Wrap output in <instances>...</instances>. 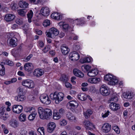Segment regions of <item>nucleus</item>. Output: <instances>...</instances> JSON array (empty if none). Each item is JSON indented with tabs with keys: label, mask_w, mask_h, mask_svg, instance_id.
<instances>
[{
	"label": "nucleus",
	"mask_w": 135,
	"mask_h": 135,
	"mask_svg": "<svg viewBox=\"0 0 135 135\" xmlns=\"http://www.w3.org/2000/svg\"><path fill=\"white\" fill-rule=\"evenodd\" d=\"M26 112L31 113L29 115L28 118H35V117H37V112L35 110V109L32 107H27L26 108Z\"/></svg>",
	"instance_id": "nucleus-6"
},
{
	"label": "nucleus",
	"mask_w": 135,
	"mask_h": 135,
	"mask_svg": "<svg viewBox=\"0 0 135 135\" xmlns=\"http://www.w3.org/2000/svg\"><path fill=\"white\" fill-rule=\"evenodd\" d=\"M9 44L10 46L12 47H15L17 45V43L15 40L13 38H11L10 40Z\"/></svg>",
	"instance_id": "nucleus-33"
},
{
	"label": "nucleus",
	"mask_w": 135,
	"mask_h": 135,
	"mask_svg": "<svg viewBox=\"0 0 135 135\" xmlns=\"http://www.w3.org/2000/svg\"><path fill=\"white\" fill-rule=\"evenodd\" d=\"M25 94H18L17 96L15 97V99L18 102L23 101L26 98Z\"/></svg>",
	"instance_id": "nucleus-22"
},
{
	"label": "nucleus",
	"mask_w": 135,
	"mask_h": 135,
	"mask_svg": "<svg viewBox=\"0 0 135 135\" xmlns=\"http://www.w3.org/2000/svg\"><path fill=\"white\" fill-rule=\"evenodd\" d=\"M110 108L113 111H116L119 109L120 107L118 104L114 102H112L110 104Z\"/></svg>",
	"instance_id": "nucleus-13"
},
{
	"label": "nucleus",
	"mask_w": 135,
	"mask_h": 135,
	"mask_svg": "<svg viewBox=\"0 0 135 135\" xmlns=\"http://www.w3.org/2000/svg\"><path fill=\"white\" fill-rule=\"evenodd\" d=\"M23 86L28 88H32L34 87V84L32 81L30 79L23 80L22 82Z\"/></svg>",
	"instance_id": "nucleus-5"
},
{
	"label": "nucleus",
	"mask_w": 135,
	"mask_h": 135,
	"mask_svg": "<svg viewBox=\"0 0 135 135\" xmlns=\"http://www.w3.org/2000/svg\"><path fill=\"white\" fill-rule=\"evenodd\" d=\"M118 95L115 93H113L111 95L110 98L109 99L110 101H113L114 102H116L118 100Z\"/></svg>",
	"instance_id": "nucleus-25"
},
{
	"label": "nucleus",
	"mask_w": 135,
	"mask_h": 135,
	"mask_svg": "<svg viewBox=\"0 0 135 135\" xmlns=\"http://www.w3.org/2000/svg\"><path fill=\"white\" fill-rule=\"evenodd\" d=\"M50 49V46H47L45 47L44 49L43 50V51L44 53L47 52Z\"/></svg>",
	"instance_id": "nucleus-47"
},
{
	"label": "nucleus",
	"mask_w": 135,
	"mask_h": 135,
	"mask_svg": "<svg viewBox=\"0 0 135 135\" xmlns=\"http://www.w3.org/2000/svg\"><path fill=\"white\" fill-rule=\"evenodd\" d=\"M8 117V115L6 113H3L2 114V115L0 114V118H7Z\"/></svg>",
	"instance_id": "nucleus-48"
},
{
	"label": "nucleus",
	"mask_w": 135,
	"mask_h": 135,
	"mask_svg": "<svg viewBox=\"0 0 135 135\" xmlns=\"http://www.w3.org/2000/svg\"><path fill=\"white\" fill-rule=\"evenodd\" d=\"M50 24V21L47 20H45L43 23V26L45 27L49 26Z\"/></svg>",
	"instance_id": "nucleus-39"
},
{
	"label": "nucleus",
	"mask_w": 135,
	"mask_h": 135,
	"mask_svg": "<svg viewBox=\"0 0 135 135\" xmlns=\"http://www.w3.org/2000/svg\"><path fill=\"white\" fill-rule=\"evenodd\" d=\"M24 68L25 70L28 72L31 71L33 69V66L31 63H28L24 65Z\"/></svg>",
	"instance_id": "nucleus-15"
},
{
	"label": "nucleus",
	"mask_w": 135,
	"mask_h": 135,
	"mask_svg": "<svg viewBox=\"0 0 135 135\" xmlns=\"http://www.w3.org/2000/svg\"><path fill=\"white\" fill-rule=\"evenodd\" d=\"M18 74L21 76H24V73L20 71H19L18 73Z\"/></svg>",
	"instance_id": "nucleus-62"
},
{
	"label": "nucleus",
	"mask_w": 135,
	"mask_h": 135,
	"mask_svg": "<svg viewBox=\"0 0 135 135\" xmlns=\"http://www.w3.org/2000/svg\"><path fill=\"white\" fill-rule=\"evenodd\" d=\"M38 112L40 118H49L52 116V112L49 109H44L40 107L38 108Z\"/></svg>",
	"instance_id": "nucleus-1"
},
{
	"label": "nucleus",
	"mask_w": 135,
	"mask_h": 135,
	"mask_svg": "<svg viewBox=\"0 0 135 135\" xmlns=\"http://www.w3.org/2000/svg\"><path fill=\"white\" fill-rule=\"evenodd\" d=\"M65 86L67 88H71V85L69 83L66 82L65 83Z\"/></svg>",
	"instance_id": "nucleus-57"
},
{
	"label": "nucleus",
	"mask_w": 135,
	"mask_h": 135,
	"mask_svg": "<svg viewBox=\"0 0 135 135\" xmlns=\"http://www.w3.org/2000/svg\"><path fill=\"white\" fill-rule=\"evenodd\" d=\"M56 126V124L54 122L50 123L47 126V132L50 133L52 132L54 130Z\"/></svg>",
	"instance_id": "nucleus-10"
},
{
	"label": "nucleus",
	"mask_w": 135,
	"mask_h": 135,
	"mask_svg": "<svg viewBox=\"0 0 135 135\" xmlns=\"http://www.w3.org/2000/svg\"><path fill=\"white\" fill-rule=\"evenodd\" d=\"M23 118H25L26 117V115L23 113H22L19 116L18 118H21V117Z\"/></svg>",
	"instance_id": "nucleus-60"
},
{
	"label": "nucleus",
	"mask_w": 135,
	"mask_h": 135,
	"mask_svg": "<svg viewBox=\"0 0 135 135\" xmlns=\"http://www.w3.org/2000/svg\"><path fill=\"white\" fill-rule=\"evenodd\" d=\"M92 59V58L91 57L85 58L83 59V62L84 63L90 62L91 61Z\"/></svg>",
	"instance_id": "nucleus-40"
},
{
	"label": "nucleus",
	"mask_w": 135,
	"mask_h": 135,
	"mask_svg": "<svg viewBox=\"0 0 135 135\" xmlns=\"http://www.w3.org/2000/svg\"><path fill=\"white\" fill-rule=\"evenodd\" d=\"M109 112L108 111L107 112L105 113V114H102V117L103 118H105L107 117L108 115H109Z\"/></svg>",
	"instance_id": "nucleus-54"
},
{
	"label": "nucleus",
	"mask_w": 135,
	"mask_h": 135,
	"mask_svg": "<svg viewBox=\"0 0 135 135\" xmlns=\"http://www.w3.org/2000/svg\"><path fill=\"white\" fill-rule=\"evenodd\" d=\"M53 118L54 117H56L57 118L59 117L60 118L61 117V116L60 114L56 110H54L53 113Z\"/></svg>",
	"instance_id": "nucleus-37"
},
{
	"label": "nucleus",
	"mask_w": 135,
	"mask_h": 135,
	"mask_svg": "<svg viewBox=\"0 0 135 135\" xmlns=\"http://www.w3.org/2000/svg\"><path fill=\"white\" fill-rule=\"evenodd\" d=\"M37 131L41 134V135H44V129L43 127L39 128L37 129Z\"/></svg>",
	"instance_id": "nucleus-36"
},
{
	"label": "nucleus",
	"mask_w": 135,
	"mask_h": 135,
	"mask_svg": "<svg viewBox=\"0 0 135 135\" xmlns=\"http://www.w3.org/2000/svg\"><path fill=\"white\" fill-rule=\"evenodd\" d=\"M17 90L18 91V94H25L24 93L23 91V88L21 87H19L18 88Z\"/></svg>",
	"instance_id": "nucleus-43"
},
{
	"label": "nucleus",
	"mask_w": 135,
	"mask_h": 135,
	"mask_svg": "<svg viewBox=\"0 0 135 135\" xmlns=\"http://www.w3.org/2000/svg\"><path fill=\"white\" fill-rule=\"evenodd\" d=\"M15 16L12 14H7L5 15V20L7 22L12 21L15 18Z\"/></svg>",
	"instance_id": "nucleus-19"
},
{
	"label": "nucleus",
	"mask_w": 135,
	"mask_h": 135,
	"mask_svg": "<svg viewBox=\"0 0 135 135\" xmlns=\"http://www.w3.org/2000/svg\"><path fill=\"white\" fill-rule=\"evenodd\" d=\"M60 80L62 81L64 83L67 82L68 80V79L67 76L65 75H62L60 79Z\"/></svg>",
	"instance_id": "nucleus-34"
},
{
	"label": "nucleus",
	"mask_w": 135,
	"mask_h": 135,
	"mask_svg": "<svg viewBox=\"0 0 135 135\" xmlns=\"http://www.w3.org/2000/svg\"><path fill=\"white\" fill-rule=\"evenodd\" d=\"M74 48L75 50H77L80 49V46L79 45H75L74 46Z\"/></svg>",
	"instance_id": "nucleus-63"
},
{
	"label": "nucleus",
	"mask_w": 135,
	"mask_h": 135,
	"mask_svg": "<svg viewBox=\"0 0 135 135\" xmlns=\"http://www.w3.org/2000/svg\"><path fill=\"white\" fill-rule=\"evenodd\" d=\"M113 129L117 134H119L120 133V130L118 126H113Z\"/></svg>",
	"instance_id": "nucleus-35"
},
{
	"label": "nucleus",
	"mask_w": 135,
	"mask_h": 135,
	"mask_svg": "<svg viewBox=\"0 0 135 135\" xmlns=\"http://www.w3.org/2000/svg\"><path fill=\"white\" fill-rule=\"evenodd\" d=\"M58 15V13L56 12H55L52 14L51 16L52 18L55 19Z\"/></svg>",
	"instance_id": "nucleus-46"
},
{
	"label": "nucleus",
	"mask_w": 135,
	"mask_h": 135,
	"mask_svg": "<svg viewBox=\"0 0 135 135\" xmlns=\"http://www.w3.org/2000/svg\"><path fill=\"white\" fill-rule=\"evenodd\" d=\"M50 97L51 99L55 100V103L58 104L63 100L64 94L62 92L57 93L55 92L54 94H51Z\"/></svg>",
	"instance_id": "nucleus-2"
},
{
	"label": "nucleus",
	"mask_w": 135,
	"mask_h": 135,
	"mask_svg": "<svg viewBox=\"0 0 135 135\" xmlns=\"http://www.w3.org/2000/svg\"><path fill=\"white\" fill-rule=\"evenodd\" d=\"M10 125L14 128H16L18 125V123L16 120L11 119L9 122Z\"/></svg>",
	"instance_id": "nucleus-26"
},
{
	"label": "nucleus",
	"mask_w": 135,
	"mask_h": 135,
	"mask_svg": "<svg viewBox=\"0 0 135 135\" xmlns=\"http://www.w3.org/2000/svg\"><path fill=\"white\" fill-rule=\"evenodd\" d=\"M69 104L70 107L73 108L76 107V106H78L77 105H76L74 104H73L72 103L70 102H69Z\"/></svg>",
	"instance_id": "nucleus-58"
},
{
	"label": "nucleus",
	"mask_w": 135,
	"mask_h": 135,
	"mask_svg": "<svg viewBox=\"0 0 135 135\" xmlns=\"http://www.w3.org/2000/svg\"><path fill=\"white\" fill-rule=\"evenodd\" d=\"M62 27L63 29L65 31H67L68 30L69 27V26L68 24L65 23L64 25H63Z\"/></svg>",
	"instance_id": "nucleus-44"
},
{
	"label": "nucleus",
	"mask_w": 135,
	"mask_h": 135,
	"mask_svg": "<svg viewBox=\"0 0 135 135\" xmlns=\"http://www.w3.org/2000/svg\"><path fill=\"white\" fill-rule=\"evenodd\" d=\"M58 112L59 113L60 115L62 116L63 115V114L64 112V111L63 109H61L59 110Z\"/></svg>",
	"instance_id": "nucleus-59"
},
{
	"label": "nucleus",
	"mask_w": 135,
	"mask_h": 135,
	"mask_svg": "<svg viewBox=\"0 0 135 135\" xmlns=\"http://www.w3.org/2000/svg\"><path fill=\"white\" fill-rule=\"evenodd\" d=\"M23 107L21 105H14L12 107V110L13 111L16 113H19L22 111Z\"/></svg>",
	"instance_id": "nucleus-9"
},
{
	"label": "nucleus",
	"mask_w": 135,
	"mask_h": 135,
	"mask_svg": "<svg viewBox=\"0 0 135 135\" xmlns=\"http://www.w3.org/2000/svg\"><path fill=\"white\" fill-rule=\"evenodd\" d=\"M16 22L17 24L21 25L23 24V20L22 18H17L16 21Z\"/></svg>",
	"instance_id": "nucleus-41"
},
{
	"label": "nucleus",
	"mask_w": 135,
	"mask_h": 135,
	"mask_svg": "<svg viewBox=\"0 0 135 135\" xmlns=\"http://www.w3.org/2000/svg\"><path fill=\"white\" fill-rule=\"evenodd\" d=\"M4 64H7L10 66H13V62L9 60H3L2 62Z\"/></svg>",
	"instance_id": "nucleus-31"
},
{
	"label": "nucleus",
	"mask_w": 135,
	"mask_h": 135,
	"mask_svg": "<svg viewBox=\"0 0 135 135\" xmlns=\"http://www.w3.org/2000/svg\"><path fill=\"white\" fill-rule=\"evenodd\" d=\"M88 95L84 93H79L78 95V98L81 100H86Z\"/></svg>",
	"instance_id": "nucleus-23"
},
{
	"label": "nucleus",
	"mask_w": 135,
	"mask_h": 135,
	"mask_svg": "<svg viewBox=\"0 0 135 135\" xmlns=\"http://www.w3.org/2000/svg\"><path fill=\"white\" fill-rule=\"evenodd\" d=\"M69 57L71 60L75 61L79 59L80 55L78 52L76 51H73L70 53Z\"/></svg>",
	"instance_id": "nucleus-7"
},
{
	"label": "nucleus",
	"mask_w": 135,
	"mask_h": 135,
	"mask_svg": "<svg viewBox=\"0 0 135 135\" xmlns=\"http://www.w3.org/2000/svg\"><path fill=\"white\" fill-rule=\"evenodd\" d=\"M73 72L74 74L76 76L82 78L84 76V74L80 70L78 69H74Z\"/></svg>",
	"instance_id": "nucleus-17"
},
{
	"label": "nucleus",
	"mask_w": 135,
	"mask_h": 135,
	"mask_svg": "<svg viewBox=\"0 0 135 135\" xmlns=\"http://www.w3.org/2000/svg\"><path fill=\"white\" fill-rule=\"evenodd\" d=\"M134 95V94L132 92H128L124 93L123 94V96L124 98L128 99H132Z\"/></svg>",
	"instance_id": "nucleus-14"
},
{
	"label": "nucleus",
	"mask_w": 135,
	"mask_h": 135,
	"mask_svg": "<svg viewBox=\"0 0 135 135\" xmlns=\"http://www.w3.org/2000/svg\"><path fill=\"white\" fill-rule=\"evenodd\" d=\"M44 73V71L42 70L38 69L35 70L33 75L37 77H40L43 75Z\"/></svg>",
	"instance_id": "nucleus-18"
},
{
	"label": "nucleus",
	"mask_w": 135,
	"mask_h": 135,
	"mask_svg": "<svg viewBox=\"0 0 135 135\" xmlns=\"http://www.w3.org/2000/svg\"><path fill=\"white\" fill-rule=\"evenodd\" d=\"M49 53L52 56H54L55 54V51L52 50L50 51Z\"/></svg>",
	"instance_id": "nucleus-64"
},
{
	"label": "nucleus",
	"mask_w": 135,
	"mask_h": 135,
	"mask_svg": "<svg viewBox=\"0 0 135 135\" xmlns=\"http://www.w3.org/2000/svg\"><path fill=\"white\" fill-rule=\"evenodd\" d=\"M18 14L21 16H25V13L22 9L19 10L18 11Z\"/></svg>",
	"instance_id": "nucleus-42"
},
{
	"label": "nucleus",
	"mask_w": 135,
	"mask_h": 135,
	"mask_svg": "<svg viewBox=\"0 0 135 135\" xmlns=\"http://www.w3.org/2000/svg\"><path fill=\"white\" fill-rule=\"evenodd\" d=\"M20 133L22 135H26L27 134V132L25 130L21 129Z\"/></svg>",
	"instance_id": "nucleus-52"
},
{
	"label": "nucleus",
	"mask_w": 135,
	"mask_h": 135,
	"mask_svg": "<svg viewBox=\"0 0 135 135\" xmlns=\"http://www.w3.org/2000/svg\"><path fill=\"white\" fill-rule=\"evenodd\" d=\"M40 12L43 16H47L49 15L50 11L48 7H43L41 9Z\"/></svg>",
	"instance_id": "nucleus-11"
},
{
	"label": "nucleus",
	"mask_w": 135,
	"mask_h": 135,
	"mask_svg": "<svg viewBox=\"0 0 135 135\" xmlns=\"http://www.w3.org/2000/svg\"><path fill=\"white\" fill-rule=\"evenodd\" d=\"M50 31L53 36H57L59 34V31L58 30L54 27H52L50 28Z\"/></svg>",
	"instance_id": "nucleus-28"
},
{
	"label": "nucleus",
	"mask_w": 135,
	"mask_h": 135,
	"mask_svg": "<svg viewBox=\"0 0 135 135\" xmlns=\"http://www.w3.org/2000/svg\"><path fill=\"white\" fill-rule=\"evenodd\" d=\"M33 56V55L32 54H30L29 56L27 57L25 59V61H27L30 60L31 58Z\"/></svg>",
	"instance_id": "nucleus-51"
},
{
	"label": "nucleus",
	"mask_w": 135,
	"mask_h": 135,
	"mask_svg": "<svg viewBox=\"0 0 135 135\" xmlns=\"http://www.w3.org/2000/svg\"><path fill=\"white\" fill-rule=\"evenodd\" d=\"M93 113V111L90 109H88L86 112L84 113V115L85 118H89L90 116Z\"/></svg>",
	"instance_id": "nucleus-30"
},
{
	"label": "nucleus",
	"mask_w": 135,
	"mask_h": 135,
	"mask_svg": "<svg viewBox=\"0 0 135 135\" xmlns=\"http://www.w3.org/2000/svg\"><path fill=\"white\" fill-rule=\"evenodd\" d=\"M103 132L105 133H108L111 129V126L108 123H104L102 127Z\"/></svg>",
	"instance_id": "nucleus-16"
},
{
	"label": "nucleus",
	"mask_w": 135,
	"mask_h": 135,
	"mask_svg": "<svg viewBox=\"0 0 135 135\" xmlns=\"http://www.w3.org/2000/svg\"><path fill=\"white\" fill-rule=\"evenodd\" d=\"M30 1L31 3L35 4L38 3L39 2V0H30Z\"/></svg>",
	"instance_id": "nucleus-55"
},
{
	"label": "nucleus",
	"mask_w": 135,
	"mask_h": 135,
	"mask_svg": "<svg viewBox=\"0 0 135 135\" xmlns=\"http://www.w3.org/2000/svg\"><path fill=\"white\" fill-rule=\"evenodd\" d=\"M67 121L64 119H61L60 123V124L62 126L66 125L67 124Z\"/></svg>",
	"instance_id": "nucleus-38"
},
{
	"label": "nucleus",
	"mask_w": 135,
	"mask_h": 135,
	"mask_svg": "<svg viewBox=\"0 0 135 135\" xmlns=\"http://www.w3.org/2000/svg\"><path fill=\"white\" fill-rule=\"evenodd\" d=\"M38 45L40 47H42L44 46V43L42 41H39L38 42Z\"/></svg>",
	"instance_id": "nucleus-56"
},
{
	"label": "nucleus",
	"mask_w": 135,
	"mask_h": 135,
	"mask_svg": "<svg viewBox=\"0 0 135 135\" xmlns=\"http://www.w3.org/2000/svg\"><path fill=\"white\" fill-rule=\"evenodd\" d=\"M83 124L86 129H90V128L89 127L90 126L94 127L93 124L89 121L84 120L83 122Z\"/></svg>",
	"instance_id": "nucleus-20"
},
{
	"label": "nucleus",
	"mask_w": 135,
	"mask_h": 135,
	"mask_svg": "<svg viewBox=\"0 0 135 135\" xmlns=\"http://www.w3.org/2000/svg\"><path fill=\"white\" fill-rule=\"evenodd\" d=\"M98 73V70L95 69H92L90 70L88 73V75L90 77L96 76Z\"/></svg>",
	"instance_id": "nucleus-21"
},
{
	"label": "nucleus",
	"mask_w": 135,
	"mask_h": 135,
	"mask_svg": "<svg viewBox=\"0 0 135 135\" xmlns=\"http://www.w3.org/2000/svg\"><path fill=\"white\" fill-rule=\"evenodd\" d=\"M40 98L41 102L45 104L49 105L51 103V100L47 95H42Z\"/></svg>",
	"instance_id": "nucleus-8"
},
{
	"label": "nucleus",
	"mask_w": 135,
	"mask_h": 135,
	"mask_svg": "<svg viewBox=\"0 0 135 135\" xmlns=\"http://www.w3.org/2000/svg\"><path fill=\"white\" fill-rule=\"evenodd\" d=\"M33 14V12L31 10H30L27 14V16L28 19V21L29 23H30L31 22V19L32 18Z\"/></svg>",
	"instance_id": "nucleus-32"
},
{
	"label": "nucleus",
	"mask_w": 135,
	"mask_h": 135,
	"mask_svg": "<svg viewBox=\"0 0 135 135\" xmlns=\"http://www.w3.org/2000/svg\"><path fill=\"white\" fill-rule=\"evenodd\" d=\"M90 91L91 93H94L97 90L94 87L92 86L90 88Z\"/></svg>",
	"instance_id": "nucleus-45"
},
{
	"label": "nucleus",
	"mask_w": 135,
	"mask_h": 135,
	"mask_svg": "<svg viewBox=\"0 0 135 135\" xmlns=\"http://www.w3.org/2000/svg\"><path fill=\"white\" fill-rule=\"evenodd\" d=\"M100 91L101 94L103 96H107L110 93V91L105 84H103L101 86Z\"/></svg>",
	"instance_id": "nucleus-4"
},
{
	"label": "nucleus",
	"mask_w": 135,
	"mask_h": 135,
	"mask_svg": "<svg viewBox=\"0 0 135 135\" xmlns=\"http://www.w3.org/2000/svg\"><path fill=\"white\" fill-rule=\"evenodd\" d=\"M66 116L67 118H71L74 117L73 114L70 112L67 113Z\"/></svg>",
	"instance_id": "nucleus-50"
},
{
	"label": "nucleus",
	"mask_w": 135,
	"mask_h": 135,
	"mask_svg": "<svg viewBox=\"0 0 135 135\" xmlns=\"http://www.w3.org/2000/svg\"><path fill=\"white\" fill-rule=\"evenodd\" d=\"M100 81V79L99 78H89L88 79V81L91 83L96 84L98 83Z\"/></svg>",
	"instance_id": "nucleus-24"
},
{
	"label": "nucleus",
	"mask_w": 135,
	"mask_h": 135,
	"mask_svg": "<svg viewBox=\"0 0 135 135\" xmlns=\"http://www.w3.org/2000/svg\"><path fill=\"white\" fill-rule=\"evenodd\" d=\"M18 5L21 8H26L28 6V4L27 3L23 1H20Z\"/></svg>",
	"instance_id": "nucleus-27"
},
{
	"label": "nucleus",
	"mask_w": 135,
	"mask_h": 135,
	"mask_svg": "<svg viewBox=\"0 0 135 135\" xmlns=\"http://www.w3.org/2000/svg\"><path fill=\"white\" fill-rule=\"evenodd\" d=\"M104 79L105 80L108 81V84L110 85H115L118 82V80L116 79L115 77L109 74L105 75Z\"/></svg>",
	"instance_id": "nucleus-3"
},
{
	"label": "nucleus",
	"mask_w": 135,
	"mask_h": 135,
	"mask_svg": "<svg viewBox=\"0 0 135 135\" xmlns=\"http://www.w3.org/2000/svg\"><path fill=\"white\" fill-rule=\"evenodd\" d=\"M82 70L85 72V71H88L90 70V69L91 68V67L89 65H84L81 66V67Z\"/></svg>",
	"instance_id": "nucleus-29"
},
{
	"label": "nucleus",
	"mask_w": 135,
	"mask_h": 135,
	"mask_svg": "<svg viewBox=\"0 0 135 135\" xmlns=\"http://www.w3.org/2000/svg\"><path fill=\"white\" fill-rule=\"evenodd\" d=\"M61 51L64 55L67 54L69 53L70 51V49L65 44L62 45L60 47Z\"/></svg>",
	"instance_id": "nucleus-12"
},
{
	"label": "nucleus",
	"mask_w": 135,
	"mask_h": 135,
	"mask_svg": "<svg viewBox=\"0 0 135 135\" xmlns=\"http://www.w3.org/2000/svg\"><path fill=\"white\" fill-rule=\"evenodd\" d=\"M5 73V69L0 70V75L2 76H3L4 75Z\"/></svg>",
	"instance_id": "nucleus-61"
},
{
	"label": "nucleus",
	"mask_w": 135,
	"mask_h": 135,
	"mask_svg": "<svg viewBox=\"0 0 135 135\" xmlns=\"http://www.w3.org/2000/svg\"><path fill=\"white\" fill-rule=\"evenodd\" d=\"M76 20H78V24L79 25H81L83 23H84V21H83V20L81 19H77Z\"/></svg>",
	"instance_id": "nucleus-53"
},
{
	"label": "nucleus",
	"mask_w": 135,
	"mask_h": 135,
	"mask_svg": "<svg viewBox=\"0 0 135 135\" xmlns=\"http://www.w3.org/2000/svg\"><path fill=\"white\" fill-rule=\"evenodd\" d=\"M46 35L47 37L51 38L54 37V36L52 35V33L50 31L49 32L47 33L46 32Z\"/></svg>",
	"instance_id": "nucleus-49"
}]
</instances>
